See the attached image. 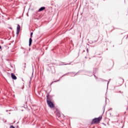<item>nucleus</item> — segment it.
<instances>
[{
    "mask_svg": "<svg viewBox=\"0 0 128 128\" xmlns=\"http://www.w3.org/2000/svg\"><path fill=\"white\" fill-rule=\"evenodd\" d=\"M32 38H30L29 39V46H32Z\"/></svg>",
    "mask_w": 128,
    "mask_h": 128,
    "instance_id": "nucleus-7",
    "label": "nucleus"
},
{
    "mask_svg": "<svg viewBox=\"0 0 128 128\" xmlns=\"http://www.w3.org/2000/svg\"><path fill=\"white\" fill-rule=\"evenodd\" d=\"M2 48V46H0V50Z\"/></svg>",
    "mask_w": 128,
    "mask_h": 128,
    "instance_id": "nucleus-12",
    "label": "nucleus"
},
{
    "mask_svg": "<svg viewBox=\"0 0 128 128\" xmlns=\"http://www.w3.org/2000/svg\"><path fill=\"white\" fill-rule=\"evenodd\" d=\"M56 114L57 116H58V118H60V112H56Z\"/></svg>",
    "mask_w": 128,
    "mask_h": 128,
    "instance_id": "nucleus-8",
    "label": "nucleus"
},
{
    "mask_svg": "<svg viewBox=\"0 0 128 128\" xmlns=\"http://www.w3.org/2000/svg\"><path fill=\"white\" fill-rule=\"evenodd\" d=\"M10 128H15L14 126H10Z\"/></svg>",
    "mask_w": 128,
    "mask_h": 128,
    "instance_id": "nucleus-10",
    "label": "nucleus"
},
{
    "mask_svg": "<svg viewBox=\"0 0 128 128\" xmlns=\"http://www.w3.org/2000/svg\"><path fill=\"white\" fill-rule=\"evenodd\" d=\"M9 28H10V30H12V27Z\"/></svg>",
    "mask_w": 128,
    "mask_h": 128,
    "instance_id": "nucleus-11",
    "label": "nucleus"
},
{
    "mask_svg": "<svg viewBox=\"0 0 128 128\" xmlns=\"http://www.w3.org/2000/svg\"><path fill=\"white\" fill-rule=\"evenodd\" d=\"M11 76L12 80H16V76L15 74H14L13 73L11 74Z\"/></svg>",
    "mask_w": 128,
    "mask_h": 128,
    "instance_id": "nucleus-5",
    "label": "nucleus"
},
{
    "mask_svg": "<svg viewBox=\"0 0 128 128\" xmlns=\"http://www.w3.org/2000/svg\"><path fill=\"white\" fill-rule=\"evenodd\" d=\"M122 81H123V82H124V79H122Z\"/></svg>",
    "mask_w": 128,
    "mask_h": 128,
    "instance_id": "nucleus-13",
    "label": "nucleus"
},
{
    "mask_svg": "<svg viewBox=\"0 0 128 128\" xmlns=\"http://www.w3.org/2000/svg\"><path fill=\"white\" fill-rule=\"evenodd\" d=\"M102 119V116H100L98 118H94L92 120V124H100V120Z\"/></svg>",
    "mask_w": 128,
    "mask_h": 128,
    "instance_id": "nucleus-1",
    "label": "nucleus"
},
{
    "mask_svg": "<svg viewBox=\"0 0 128 128\" xmlns=\"http://www.w3.org/2000/svg\"><path fill=\"white\" fill-rule=\"evenodd\" d=\"M32 34H33V33L32 32H31L30 34V38H32Z\"/></svg>",
    "mask_w": 128,
    "mask_h": 128,
    "instance_id": "nucleus-9",
    "label": "nucleus"
},
{
    "mask_svg": "<svg viewBox=\"0 0 128 128\" xmlns=\"http://www.w3.org/2000/svg\"><path fill=\"white\" fill-rule=\"evenodd\" d=\"M46 10V7H41L38 10V12H42V10Z\"/></svg>",
    "mask_w": 128,
    "mask_h": 128,
    "instance_id": "nucleus-6",
    "label": "nucleus"
},
{
    "mask_svg": "<svg viewBox=\"0 0 128 128\" xmlns=\"http://www.w3.org/2000/svg\"><path fill=\"white\" fill-rule=\"evenodd\" d=\"M47 104L48 106H50V108H54V103L52 101L50 102H47Z\"/></svg>",
    "mask_w": 128,
    "mask_h": 128,
    "instance_id": "nucleus-2",
    "label": "nucleus"
},
{
    "mask_svg": "<svg viewBox=\"0 0 128 128\" xmlns=\"http://www.w3.org/2000/svg\"><path fill=\"white\" fill-rule=\"evenodd\" d=\"M46 102H52V99L50 96H48V95L47 96Z\"/></svg>",
    "mask_w": 128,
    "mask_h": 128,
    "instance_id": "nucleus-4",
    "label": "nucleus"
},
{
    "mask_svg": "<svg viewBox=\"0 0 128 128\" xmlns=\"http://www.w3.org/2000/svg\"><path fill=\"white\" fill-rule=\"evenodd\" d=\"M20 24H18L17 28H16V34H20Z\"/></svg>",
    "mask_w": 128,
    "mask_h": 128,
    "instance_id": "nucleus-3",
    "label": "nucleus"
}]
</instances>
